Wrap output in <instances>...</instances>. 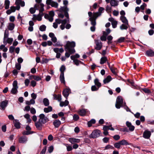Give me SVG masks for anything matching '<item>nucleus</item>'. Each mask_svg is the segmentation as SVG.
Masks as SVG:
<instances>
[{
  "label": "nucleus",
  "mask_w": 154,
  "mask_h": 154,
  "mask_svg": "<svg viewBox=\"0 0 154 154\" xmlns=\"http://www.w3.org/2000/svg\"><path fill=\"white\" fill-rule=\"evenodd\" d=\"M143 91L146 94H150L151 93V91L149 89L146 88H144L142 89Z\"/></svg>",
  "instance_id": "8fccbe9b"
},
{
  "label": "nucleus",
  "mask_w": 154,
  "mask_h": 154,
  "mask_svg": "<svg viewBox=\"0 0 154 154\" xmlns=\"http://www.w3.org/2000/svg\"><path fill=\"white\" fill-rule=\"evenodd\" d=\"M60 80L61 83L64 84H65V82L64 80V74H60Z\"/></svg>",
  "instance_id": "b1692460"
},
{
  "label": "nucleus",
  "mask_w": 154,
  "mask_h": 154,
  "mask_svg": "<svg viewBox=\"0 0 154 154\" xmlns=\"http://www.w3.org/2000/svg\"><path fill=\"white\" fill-rule=\"evenodd\" d=\"M94 83L95 85L97 87L100 88L101 86V83L99 82V80L97 78H96L94 79Z\"/></svg>",
  "instance_id": "5701e85b"
},
{
  "label": "nucleus",
  "mask_w": 154,
  "mask_h": 154,
  "mask_svg": "<svg viewBox=\"0 0 154 154\" xmlns=\"http://www.w3.org/2000/svg\"><path fill=\"white\" fill-rule=\"evenodd\" d=\"M15 4L16 5H20L21 7H24L25 6V2L22 0H16Z\"/></svg>",
  "instance_id": "f3484780"
},
{
  "label": "nucleus",
  "mask_w": 154,
  "mask_h": 154,
  "mask_svg": "<svg viewBox=\"0 0 154 154\" xmlns=\"http://www.w3.org/2000/svg\"><path fill=\"white\" fill-rule=\"evenodd\" d=\"M120 19L122 22L125 24H127L129 26L128 20L125 16H121Z\"/></svg>",
  "instance_id": "4468645a"
},
{
  "label": "nucleus",
  "mask_w": 154,
  "mask_h": 154,
  "mask_svg": "<svg viewBox=\"0 0 154 154\" xmlns=\"http://www.w3.org/2000/svg\"><path fill=\"white\" fill-rule=\"evenodd\" d=\"M130 145V143H128L126 140L123 139L118 142L116 143V148H120L121 145Z\"/></svg>",
  "instance_id": "423d86ee"
},
{
  "label": "nucleus",
  "mask_w": 154,
  "mask_h": 154,
  "mask_svg": "<svg viewBox=\"0 0 154 154\" xmlns=\"http://www.w3.org/2000/svg\"><path fill=\"white\" fill-rule=\"evenodd\" d=\"M60 105L61 107H63V106H66L68 105L69 104V102L66 100L64 102L60 101Z\"/></svg>",
  "instance_id": "4be33fe9"
},
{
  "label": "nucleus",
  "mask_w": 154,
  "mask_h": 154,
  "mask_svg": "<svg viewBox=\"0 0 154 154\" xmlns=\"http://www.w3.org/2000/svg\"><path fill=\"white\" fill-rule=\"evenodd\" d=\"M51 5L52 7L57 8L58 6V4L57 3L53 1Z\"/></svg>",
  "instance_id": "49530a36"
},
{
  "label": "nucleus",
  "mask_w": 154,
  "mask_h": 154,
  "mask_svg": "<svg viewBox=\"0 0 154 154\" xmlns=\"http://www.w3.org/2000/svg\"><path fill=\"white\" fill-rule=\"evenodd\" d=\"M52 108L51 106H48L47 108H45L44 109V112L46 113H48L49 112L52 111Z\"/></svg>",
  "instance_id": "bb28decb"
},
{
  "label": "nucleus",
  "mask_w": 154,
  "mask_h": 154,
  "mask_svg": "<svg viewBox=\"0 0 154 154\" xmlns=\"http://www.w3.org/2000/svg\"><path fill=\"white\" fill-rule=\"evenodd\" d=\"M112 78L111 76L109 75H108L106 78H105L103 81V82L104 84H106L109 83L112 80Z\"/></svg>",
  "instance_id": "aec40b11"
},
{
  "label": "nucleus",
  "mask_w": 154,
  "mask_h": 154,
  "mask_svg": "<svg viewBox=\"0 0 154 154\" xmlns=\"http://www.w3.org/2000/svg\"><path fill=\"white\" fill-rule=\"evenodd\" d=\"M145 54L148 57H154V51L151 49H149L146 51Z\"/></svg>",
  "instance_id": "9b49d317"
},
{
  "label": "nucleus",
  "mask_w": 154,
  "mask_h": 154,
  "mask_svg": "<svg viewBox=\"0 0 154 154\" xmlns=\"http://www.w3.org/2000/svg\"><path fill=\"white\" fill-rule=\"evenodd\" d=\"M148 33L150 35H152L154 33V30L153 29H150L148 31Z\"/></svg>",
  "instance_id": "680f3d73"
},
{
  "label": "nucleus",
  "mask_w": 154,
  "mask_h": 154,
  "mask_svg": "<svg viewBox=\"0 0 154 154\" xmlns=\"http://www.w3.org/2000/svg\"><path fill=\"white\" fill-rule=\"evenodd\" d=\"M128 128L129 131H133L134 130L135 127L134 126L131 125L130 126V127H128Z\"/></svg>",
  "instance_id": "052dcab7"
},
{
  "label": "nucleus",
  "mask_w": 154,
  "mask_h": 154,
  "mask_svg": "<svg viewBox=\"0 0 154 154\" xmlns=\"http://www.w3.org/2000/svg\"><path fill=\"white\" fill-rule=\"evenodd\" d=\"M69 141L72 144L75 143H79L80 142V140L78 139L75 138H70L69 139Z\"/></svg>",
  "instance_id": "dca6fc26"
},
{
  "label": "nucleus",
  "mask_w": 154,
  "mask_h": 154,
  "mask_svg": "<svg viewBox=\"0 0 154 154\" xmlns=\"http://www.w3.org/2000/svg\"><path fill=\"white\" fill-rule=\"evenodd\" d=\"M107 35L103 34V35L101 36L100 39L102 41H106V36Z\"/></svg>",
  "instance_id": "864d4df0"
},
{
  "label": "nucleus",
  "mask_w": 154,
  "mask_h": 154,
  "mask_svg": "<svg viewBox=\"0 0 154 154\" xmlns=\"http://www.w3.org/2000/svg\"><path fill=\"white\" fill-rule=\"evenodd\" d=\"M54 150V147L53 146H50L48 149V152L49 153H51Z\"/></svg>",
  "instance_id": "5fc2aeb1"
},
{
  "label": "nucleus",
  "mask_w": 154,
  "mask_h": 154,
  "mask_svg": "<svg viewBox=\"0 0 154 154\" xmlns=\"http://www.w3.org/2000/svg\"><path fill=\"white\" fill-rule=\"evenodd\" d=\"M39 119L38 121L43 124H45L49 121L47 117L45 116V115L43 114H40L39 115Z\"/></svg>",
  "instance_id": "0eeeda50"
},
{
  "label": "nucleus",
  "mask_w": 154,
  "mask_h": 154,
  "mask_svg": "<svg viewBox=\"0 0 154 154\" xmlns=\"http://www.w3.org/2000/svg\"><path fill=\"white\" fill-rule=\"evenodd\" d=\"M123 100L121 96H118L116 99V108L120 109L123 107Z\"/></svg>",
  "instance_id": "20e7f679"
},
{
  "label": "nucleus",
  "mask_w": 154,
  "mask_h": 154,
  "mask_svg": "<svg viewBox=\"0 0 154 154\" xmlns=\"http://www.w3.org/2000/svg\"><path fill=\"white\" fill-rule=\"evenodd\" d=\"M114 148V147L113 146L109 145H107L105 147L104 149H112Z\"/></svg>",
  "instance_id": "603ef678"
},
{
  "label": "nucleus",
  "mask_w": 154,
  "mask_h": 154,
  "mask_svg": "<svg viewBox=\"0 0 154 154\" xmlns=\"http://www.w3.org/2000/svg\"><path fill=\"white\" fill-rule=\"evenodd\" d=\"M140 115V113L139 112H137L135 114H134V116L135 118L137 119L139 118Z\"/></svg>",
  "instance_id": "774afa93"
},
{
  "label": "nucleus",
  "mask_w": 154,
  "mask_h": 154,
  "mask_svg": "<svg viewBox=\"0 0 154 154\" xmlns=\"http://www.w3.org/2000/svg\"><path fill=\"white\" fill-rule=\"evenodd\" d=\"M14 126L17 129H19L20 128V123L17 121H16V122L14 124Z\"/></svg>",
  "instance_id": "a19ab883"
},
{
  "label": "nucleus",
  "mask_w": 154,
  "mask_h": 154,
  "mask_svg": "<svg viewBox=\"0 0 154 154\" xmlns=\"http://www.w3.org/2000/svg\"><path fill=\"white\" fill-rule=\"evenodd\" d=\"M28 141V138L25 136H22L18 139V142L20 143H26Z\"/></svg>",
  "instance_id": "1a4fd4ad"
},
{
  "label": "nucleus",
  "mask_w": 154,
  "mask_h": 154,
  "mask_svg": "<svg viewBox=\"0 0 154 154\" xmlns=\"http://www.w3.org/2000/svg\"><path fill=\"white\" fill-rule=\"evenodd\" d=\"M43 124L38 121L35 122V125L36 128L39 131H41L42 129V124Z\"/></svg>",
  "instance_id": "f8f14e48"
},
{
  "label": "nucleus",
  "mask_w": 154,
  "mask_h": 154,
  "mask_svg": "<svg viewBox=\"0 0 154 154\" xmlns=\"http://www.w3.org/2000/svg\"><path fill=\"white\" fill-rule=\"evenodd\" d=\"M109 21L111 22L112 24V27L113 28H116V20H114V19L112 18H109Z\"/></svg>",
  "instance_id": "393cba45"
},
{
  "label": "nucleus",
  "mask_w": 154,
  "mask_h": 154,
  "mask_svg": "<svg viewBox=\"0 0 154 154\" xmlns=\"http://www.w3.org/2000/svg\"><path fill=\"white\" fill-rule=\"evenodd\" d=\"M46 147L45 146L41 152L40 154H45L46 150Z\"/></svg>",
  "instance_id": "e2e57ef3"
},
{
  "label": "nucleus",
  "mask_w": 154,
  "mask_h": 154,
  "mask_svg": "<svg viewBox=\"0 0 154 154\" xmlns=\"http://www.w3.org/2000/svg\"><path fill=\"white\" fill-rule=\"evenodd\" d=\"M30 84L32 86L34 87L36 86V82L35 81L32 80L30 82Z\"/></svg>",
  "instance_id": "4d7b16f0"
},
{
  "label": "nucleus",
  "mask_w": 154,
  "mask_h": 154,
  "mask_svg": "<svg viewBox=\"0 0 154 154\" xmlns=\"http://www.w3.org/2000/svg\"><path fill=\"white\" fill-rule=\"evenodd\" d=\"M6 40L7 43L11 44L13 41V39L12 38H8Z\"/></svg>",
  "instance_id": "3c124183"
},
{
  "label": "nucleus",
  "mask_w": 154,
  "mask_h": 154,
  "mask_svg": "<svg viewBox=\"0 0 154 154\" xmlns=\"http://www.w3.org/2000/svg\"><path fill=\"white\" fill-rule=\"evenodd\" d=\"M127 82L130 84L132 86H134V81L132 80H131L130 79H128L127 80Z\"/></svg>",
  "instance_id": "6e6d98bb"
},
{
  "label": "nucleus",
  "mask_w": 154,
  "mask_h": 154,
  "mask_svg": "<svg viewBox=\"0 0 154 154\" xmlns=\"http://www.w3.org/2000/svg\"><path fill=\"white\" fill-rule=\"evenodd\" d=\"M79 114L81 116H85L86 114V111L85 109H82L79 110L78 112Z\"/></svg>",
  "instance_id": "412c9836"
},
{
  "label": "nucleus",
  "mask_w": 154,
  "mask_h": 154,
  "mask_svg": "<svg viewBox=\"0 0 154 154\" xmlns=\"http://www.w3.org/2000/svg\"><path fill=\"white\" fill-rule=\"evenodd\" d=\"M17 89V88L13 87L11 91V93L14 94H16L18 91Z\"/></svg>",
  "instance_id": "4c0bfd02"
},
{
  "label": "nucleus",
  "mask_w": 154,
  "mask_h": 154,
  "mask_svg": "<svg viewBox=\"0 0 154 154\" xmlns=\"http://www.w3.org/2000/svg\"><path fill=\"white\" fill-rule=\"evenodd\" d=\"M54 99L57 100L58 101H60L61 100V95L60 94H58L57 95L55 94H53Z\"/></svg>",
  "instance_id": "6ab92c4d"
},
{
  "label": "nucleus",
  "mask_w": 154,
  "mask_h": 154,
  "mask_svg": "<svg viewBox=\"0 0 154 154\" xmlns=\"http://www.w3.org/2000/svg\"><path fill=\"white\" fill-rule=\"evenodd\" d=\"M100 131L98 129L94 130L91 134L90 135L89 137L92 138H95L99 137L101 134Z\"/></svg>",
  "instance_id": "39448f33"
},
{
  "label": "nucleus",
  "mask_w": 154,
  "mask_h": 154,
  "mask_svg": "<svg viewBox=\"0 0 154 154\" xmlns=\"http://www.w3.org/2000/svg\"><path fill=\"white\" fill-rule=\"evenodd\" d=\"M29 11L31 14H33L35 13V10L34 9V8H30Z\"/></svg>",
  "instance_id": "69168bd1"
},
{
  "label": "nucleus",
  "mask_w": 154,
  "mask_h": 154,
  "mask_svg": "<svg viewBox=\"0 0 154 154\" xmlns=\"http://www.w3.org/2000/svg\"><path fill=\"white\" fill-rule=\"evenodd\" d=\"M8 102L5 101H3L0 103V109L4 110L5 108L8 105Z\"/></svg>",
  "instance_id": "ddd939ff"
},
{
  "label": "nucleus",
  "mask_w": 154,
  "mask_h": 154,
  "mask_svg": "<svg viewBox=\"0 0 154 154\" xmlns=\"http://www.w3.org/2000/svg\"><path fill=\"white\" fill-rule=\"evenodd\" d=\"M15 48L13 46H11L9 47V52L12 54L14 52Z\"/></svg>",
  "instance_id": "79ce46f5"
},
{
  "label": "nucleus",
  "mask_w": 154,
  "mask_h": 154,
  "mask_svg": "<svg viewBox=\"0 0 154 154\" xmlns=\"http://www.w3.org/2000/svg\"><path fill=\"white\" fill-rule=\"evenodd\" d=\"M40 4H35V5L34 7L37 10H38V8H44V5L42 3H40Z\"/></svg>",
  "instance_id": "c85d7f7f"
},
{
  "label": "nucleus",
  "mask_w": 154,
  "mask_h": 154,
  "mask_svg": "<svg viewBox=\"0 0 154 154\" xmlns=\"http://www.w3.org/2000/svg\"><path fill=\"white\" fill-rule=\"evenodd\" d=\"M73 62L76 66H78L79 63H82V62L81 61L77 59L74 60Z\"/></svg>",
  "instance_id": "a18cd8bd"
},
{
  "label": "nucleus",
  "mask_w": 154,
  "mask_h": 154,
  "mask_svg": "<svg viewBox=\"0 0 154 154\" xmlns=\"http://www.w3.org/2000/svg\"><path fill=\"white\" fill-rule=\"evenodd\" d=\"M13 88H18L17 86V81H14L13 83Z\"/></svg>",
  "instance_id": "de8ad7c7"
},
{
  "label": "nucleus",
  "mask_w": 154,
  "mask_h": 154,
  "mask_svg": "<svg viewBox=\"0 0 154 154\" xmlns=\"http://www.w3.org/2000/svg\"><path fill=\"white\" fill-rule=\"evenodd\" d=\"M151 134V131L146 130L143 133V137L145 139H148L150 138Z\"/></svg>",
  "instance_id": "9d476101"
},
{
  "label": "nucleus",
  "mask_w": 154,
  "mask_h": 154,
  "mask_svg": "<svg viewBox=\"0 0 154 154\" xmlns=\"http://www.w3.org/2000/svg\"><path fill=\"white\" fill-rule=\"evenodd\" d=\"M73 119L75 121H77L79 119V117L77 114H74L73 116Z\"/></svg>",
  "instance_id": "09e8293b"
},
{
  "label": "nucleus",
  "mask_w": 154,
  "mask_h": 154,
  "mask_svg": "<svg viewBox=\"0 0 154 154\" xmlns=\"http://www.w3.org/2000/svg\"><path fill=\"white\" fill-rule=\"evenodd\" d=\"M15 67L17 69L20 70L21 68V65L20 63H17L15 64Z\"/></svg>",
  "instance_id": "bf43d9fd"
},
{
  "label": "nucleus",
  "mask_w": 154,
  "mask_h": 154,
  "mask_svg": "<svg viewBox=\"0 0 154 154\" xmlns=\"http://www.w3.org/2000/svg\"><path fill=\"white\" fill-rule=\"evenodd\" d=\"M46 28V27L45 25H42L40 26L39 29L41 31L43 32L45 31Z\"/></svg>",
  "instance_id": "c9c22d12"
},
{
  "label": "nucleus",
  "mask_w": 154,
  "mask_h": 154,
  "mask_svg": "<svg viewBox=\"0 0 154 154\" xmlns=\"http://www.w3.org/2000/svg\"><path fill=\"white\" fill-rule=\"evenodd\" d=\"M10 2L9 0H5V8L8 9L9 8Z\"/></svg>",
  "instance_id": "cd10ccee"
},
{
  "label": "nucleus",
  "mask_w": 154,
  "mask_h": 154,
  "mask_svg": "<svg viewBox=\"0 0 154 154\" xmlns=\"http://www.w3.org/2000/svg\"><path fill=\"white\" fill-rule=\"evenodd\" d=\"M110 4L112 6H116V0H111L110 2Z\"/></svg>",
  "instance_id": "13d9d810"
},
{
  "label": "nucleus",
  "mask_w": 154,
  "mask_h": 154,
  "mask_svg": "<svg viewBox=\"0 0 154 154\" xmlns=\"http://www.w3.org/2000/svg\"><path fill=\"white\" fill-rule=\"evenodd\" d=\"M109 140V138L105 137L103 139V140L104 143H107L108 142Z\"/></svg>",
  "instance_id": "338daca9"
},
{
  "label": "nucleus",
  "mask_w": 154,
  "mask_h": 154,
  "mask_svg": "<svg viewBox=\"0 0 154 154\" xmlns=\"http://www.w3.org/2000/svg\"><path fill=\"white\" fill-rule=\"evenodd\" d=\"M107 60V58L106 57H102L100 59V63L101 64H104Z\"/></svg>",
  "instance_id": "f704fd0d"
},
{
  "label": "nucleus",
  "mask_w": 154,
  "mask_h": 154,
  "mask_svg": "<svg viewBox=\"0 0 154 154\" xmlns=\"http://www.w3.org/2000/svg\"><path fill=\"white\" fill-rule=\"evenodd\" d=\"M128 26H129L127 24H125V23L123 24L120 26V29L121 30H126L128 28Z\"/></svg>",
  "instance_id": "2f4dec72"
},
{
  "label": "nucleus",
  "mask_w": 154,
  "mask_h": 154,
  "mask_svg": "<svg viewBox=\"0 0 154 154\" xmlns=\"http://www.w3.org/2000/svg\"><path fill=\"white\" fill-rule=\"evenodd\" d=\"M99 88L97 87L95 85H93L91 87V90L92 91H97Z\"/></svg>",
  "instance_id": "c03bdc74"
},
{
  "label": "nucleus",
  "mask_w": 154,
  "mask_h": 154,
  "mask_svg": "<svg viewBox=\"0 0 154 154\" xmlns=\"http://www.w3.org/2000/svg\"><path fill=\"white\" fill-rule=\"evenodd\" d=\"M34 133V131H24L22 132V134L23 136H25V135H29L30 134H32Z\"/></svg>",
  "instance_id": "473e14b6"
},
{
  "label": "nucleus",
  "mask_w": 154,
  "mask_h": 154,
  "mask_svg": "<svg viewBox=\"0 0 154 154\" xmlns=\"http://www.w3.org/2000/svg\"><path fill=\"white\" fill-rule=\"evenodd\" d=\"M15 26V25L14 24L12 23H9L8 26V29L10 30H13Z\"/></svg>",
  "instance_id": "7c9ffc66"
},
{
  "label": "nucleus",
  "mask_w": 154,
  "mask_h": 154,
  "mask_svg": "<svg viewBox=\"0 0 154 154\" xmlns=\"http://www.w3.org/2000/svg\"><path fill=\"white\" fill-rule=\"evenodd\" d=\"M146 4L145 3H143V4L140 6V9L142 10H144L145 7H146Z\"/></svg>",
  "instance_id": "0e129e2a"
},
{
  "label": "nucleus",
  "mask_w": 154,
  "mask_h": 154,
  "mask_svg": "<svg viewBox=\"0 0 154 154\" xmlns=\"http://www.w3.org/2000/svg\"><path fill=\"white\" fill-rule=\"evenodd\" d=\"M66 68L65 66L62 65L60 68V71L61 72L60 74H64V72Z\"/></svg>",
  "instance_id": "ea45409f"
},
{
  "label": "nucleus",
  "mask_w": 154,
  "mask_h": 154,
  "mask_svg": "<svg viewBox=\"0 0 154 154\" xmlns=\"http://www.w3.org/2000/svg\"><path fill=\"white\" fill-rule=\"evenodd\" d=\"M125 38L124 37H121L119 38L117 41V42L118 43H122L124 42V40H125Z\"/></svg>",
  "instance_id": "58836bf2"
},
{
  "label": "nucleus",
  "mask_w": 154,
  "mask_h": 154,
  "mask_svg": "<svg viewBox=\"0 0 154 154\" xmlns=\"http://www.w3.org/2000/svg\"><path fill=\"white\" fill-rule=\"evenodd\" d=\"M53 50L54 52L56 53H57L58 51H59L60 53H62L64 52V50L62 48H61L59 49L58 48H54Z\"/></svg>",
  "instance_id": "a878e982"
},
{
  "label": "nucleus",
  "mask_w": 154,
  "mask_h": 154,
  "mask_svg": "<svg viewBox=\"0 0 154 154\" xmlns=\"http://www.w3.org/2000/svg\"><path fill=\"white\" fill-rule=\"evenodd\" d=\"M69 90L68 89H65L64 90L63 92V96L67 99V98L69 95Z\"/></svg>",
  "instance_id": "a211bd4d"
},
{
  "label": "nucleus",
  "mask_w": 154,
  "mask_h": 154,
  "mask_svg": "<svg viewBox=\"0 0 154 154\" xmlns=\"http://www.w3.org/2000/svg\"><path fill=\"white\" fill-rule=\"evenodd\" d=\"M110 32V30L108 28L106 29V32L103 31V34L107 35Z\"/></svg>",
  "instance_id": "37998d69"
},
{
  "label": "nucleus",
  "mask_w": 154,
  "mask_h": 154,
  "mask_svg": "<svg viewBox=\"0 0 154 154\" xmlns=\"http://www.w3.org/2000/svg\"><path fill=\"white\" fill-rule=\"evenodd\" d=\"M88 14L90 17L89 20L91 21V24L92 25L91 26L90 29L91 31L94 32L95 30L96 20L98 17L101 15V14L98 12H94L92 14V13L90 11L88 12Z\"/></svg>",
  "instance_id": "f257e3e1"
},
{
  "label": "nucleus",
  "mask_w": 154,
  "mask_h": 154,
  "mask_svg": "<svg viewBox=\"0 0 154 154\" xmlns=\"http://www.w3.org/2000/svg\"><path fill=\"white\" fill-rule=\"evenodd\" d=\"M96 46L95 47V49L97 50H100L102 47V44L101 42L99 40H94Z\"/></svg>",
  "instance_id": "6e6552de"
},
{
  "label": "nucleus",
  "mask_w": 154,
  "mask_h": 154,
  "mask_svg": "<svg viewBox=\"0 0 154 154\" xmlns=\"http://www.w3.org/2000/svg\"><path fill=\"white\" fill-rule=\"evenodd\" d=\"M32 79L37 81H39L42 79L41 78L38 76L34 75H32Z\"/></svg>",
  "instance_id": "e433bc0d"
},
{
  "label": "nucleus",
  "mask_w": 154,
  "mask_h": 154,
  "mask_svg": "<svg viewBox=\"0 0 154 154\" xmlns=\"http://www.w3.org/2000/svg\"><path fill=\"white\" fill-rule=\"evenodd\" d=\"M63 4L65 5V6L61 7L59 9V11L61 12H64L65 16L68 19L69 18V15L68 11H69V9L66 6L68 4V1L66 0H63Z\"/></svg>",
  "instance_id": "7ed1b4c3"
},
{
  "label": "nucleus",
  "mask_w": 154,
  "mask_h": 154,
  "mask_svg": "<svg viewBox=\"0 0 154 154\" xmlns=\"http://www.w3.org/2000/svg\"><path fill=\"white\" fill-rule=\"evenodd\" d=\"M53 123L55 128H57L60 126L61 124V122L59 120L57 119L54 121Z\"/></svg>",
  "instance_id": "2eb2a0df"
},
{
  "label": "nucleus",
  "mask_w": 154,
  "mask_h": 154,
  "mask_svg": "<svg viewBox=\"0 0 154 154\" xmlns=\"http://www.w3.org/2000/svg\"><path fill=\"white\" fill-rule=\"evenodd\" d=\"M43 103L45 106H48L49 105V102L47 98H45L43 100Z\"/></svg>",
  "instance_id": "c756f323"
},
{
  "label": "nucleus",
  "mask_w": 154,
  "mask_h": 154,
  "mask_svg": "<svg viewBox=\"0 0 154 154\" xmlns=\"http://www.w3.org/2000/svg\"><path fill=\"white\" fill-rule=\"evenodd\" d=\"M9 35V32L8 31H6V30H5L4 34V42L8 38Z\"/></svg>",
  "instance_id": "72a5a7b5"
},
{
  "label": "nucleus",
  "mask_w": 154,
  "mask_h": 154,
  "mask_svg": "<svg viewBox=\"0 0 154 154\" xmlns=\"http://www.w3.org/2000/svg\"><path fill=\"white\" fill-rule=\"evenodd\" d=\"M75 46V42L74 41L70 42L68 41L64 46L66 51H68L71 54H74L75 51L74 47Z\"/></svg>",
  "instance_id": "f03ea898"
}]
</instances>
